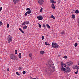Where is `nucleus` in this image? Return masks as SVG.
<instances>
[{
	"label": "nucleus",
	"mask_w": 79,
	"mask_h": 79,
	"mask_svg": "<svg viewBox=\"0 0 79 79\" xmlns=\"http://www.w3.org/2000/svg\"><path fill=\"white\" fill-rule=\"evenodd\" d=\"M64 58H65V59H66V58H68V57L67 56H65L64 57Z\"/></svg>",
	"instance_id": "31"
},
{
	"label": "nucleus",
	"mask_w": 79,
	"mask_h": 79,
	"mask_svg": "<svg viewBox=\"0 0 79 79\" xmlns=\"http://www.w3.org/2000/svg\"><path fill=\"white\" fill-rule=\"evenodd\" d=\"M39 27L40 28H41V27H42V25L40 24L39 25Z\"/></svg>",
	"instance_id": "40"
},
{
	"label": "nucleus",
	"mask_w": 79,
	"mask_h": 79,
	"mask_svg": "<svg viewBox=\"0 0 79 79\" xmlns=\"http://www.w3.org/2000/svg\"><path fill=\"white\" fill-rule=\"evenodd\" d=\"M46 45H48V46H49V45H50V44H46Z\"/></svg>",
	"instance_id": "45"
},
{
	"label": "nucleus",
	"mask_w": 79,
	"mask_h": 79,
	"mask_svg": "<svg viewBox=\"0 0 79 79\" xmlns=\"http://www.w3.org/2000/svg\"><path fill=\"white\" fill-rule=\"evenodd\" d=\"M20 0H13V1L15 3V4H16V3H17L18 2H19V1Z\"/></svg>",
	"instance_id": "13"
},
{
	"label": "nucleus",
	"mask_w": 79,
	"mask_h": 79,
	"mask_svg": "<svg viewBox=\"0 0 79 79\" xmlns=\"http://www.w3.org/2000/svg\"><path fill=\"white\" fill-rule=\"evenodd\" d=\"M52 7L53 10H55V5L53 3H52Z\"/></svg>",
	"instance_id": "14"
},
{
	"label": "nucleus",
	"mask_w": 79,
	"mask_h": 79,
	"mask_svg": "<svg viewBox=\"0 0 79 79\" xmlns=\"http://www.w3.org/2000/svg\"><path fill=\"white\" fill-rule=\"evenodd\" d=\"M3 24V23H2V22H0V26H2Z\"/></svg>",
	"instance_id": "37"
},
{
	"label": "nucleus",
	"mask_w": 79,
	"mask_h": 79,
	"mask_svg": "<svg viewBox=\"0 0 79 79\" xmlns=\"http://www.w3.org/2000/svg\"><path fill=\"white\" fill-rule=\"evenodd\" d=\"M47 42H45V45H46V44H47Z\"/></svg>",
	"instance_id": "51"
},
{
	"label": "nucleus",
	"mask_w": 79,
	"mask_h": 79,
	"mask_svg": "<svg viewBox=\"0 0 79 79\" xmlns=\"http://www.w3.org/2000/svg\"><path fill=\"white\" fill-rule=\"evenodd\" d=\"M78 71V70H77V72H75V74H77V72Z\"/></svg>",
	"instance_id": "38"
},
{
	"label": "nucleus",
	"mask_w": 79,
	"mask_h": 79,
	"mask_svg": "<svg viewBox=\"0 0 79 79\" xmlns=\"http://www.w3.org/2000/svg\"><path fill=\"white\" fill-rule=\"evenodd\" d=\"M40 53L41 55H43L44 53H45V52L43 51H40Z\"/></svg>",
	"instance_id": "16"
},
{
	"label": "nucleus",
	"mask_w": 79,
	"mask_h": 79,
	"mask_svg": "<svg viewBox=\"0 0 79 79\" xmlns=\"http://www.w3.org/2000/svg\"><path fill=\"white\" fill-rule=\"evenodd\" d=\"M32 79H37L35 78H32Z\"/></svg>",
	"instance_id": "50"
},
{
	"label": "nucleus",
	"mask_w": 79,
	"mask_h": 79,
	"mask_svg": "<svg viewBox=\"0 0 79 79\" xmlns=\"http://www.w3.org/2000/svg\"><path fill=\"white\" fill-rule=\"evenodd\" d=\"M46 26L47 27L48 29H50V25L48 24H47L46 25Z\"/></svg>",
	"instance_id": "20"
},
{
	"label": "nucleus",
	"mask_w": 79,
	"mask_h": 79,
	"mask_svg": "<svg viewBox=\"0 0 79 79\" xmlns=\"http://www.w3.org/2000/svg\"><path fill=\"white\" fill-rule=\"evenodd\" d=\"M44 29H46V27H44Z\"/></svg>",
	"instance_id": "49"
},
{
	"label": "nucleus",
	"mask_w": 79,
	"mask_h": 79,
	"mask_svg": "<svg viewBox=\"0 0 79 79\" xmlns=\"http://www.w3.org/2000/svg\"><path fill=\"white\" fill-rule=\"evenodd\" d=\"M63 34H65V32L64 31L61 32V35H63Z\"/></svg>",
	"instance_id": "26"
},
{
	"label": "nucleus",
	"mask_w": 79,
	"mask_h": 79,
	"mask_svg": "<svg viewBox=\"0 0 79 79\" xmlns=\"http://www.w3.org/2000/svg\"><path fill=\"white\" fill-rule=\"evenodd\" d=\"M10 71V69H9V68H8L7 69V71Z\"/></svg>",
	"instance_id": "43"
},
{
	"label": "nucleus",
	"mask_w": 79,
	"mask_h": 79,
	"mask_svg": "<svg viewBox=\"0 0 79 79\" xmlns=\"http://www.w3.org/2000/svg\"><path fill=\"white\" fill-rule=\"evenodd\" d=\"M71 71V70L70 68H69V67L68 66H67L66 67L65 71L64 72V73H65V74H66L67 73H68V72H70Z\"/></svg>",
	"instance_id": "3"
},
{
	"label": "nucleus",
	"mask_w": 79,
	"mask_h": 79,
	"mask_svg": "<svg viewBox=\"0 0 79 79\" xmlns=\"http://www.w3.org/2000/svg\"><path fill=\"white\" fill-rule=\"evenodd\" d=\"M20 31L21 32H22V33H24V31H23V30H22L21 31Z\"/></svg>",
	"instance_id": "46"
},
{
	"label": "nucleus",
	"mask_w": 79,
	"mask_h": 79,
	"mask_svg": "<svg viewBox=\"0 0 79 79\" xmlns=\"http://www.w3.org/2000/svg\"><path fill=\"white\" fill-rule=\"evenodd\" d=\"M16 74H17V75H18V76H20V74L18 72H17L16 73Z\"/></svg>",
	"instance_id": "30"
},
{
	"label": "nucleus",
	"mask_w": 79,
	"mask_h": 79,
	"mask_svg": "<svg viewBox=\"0 0 79 79\" xmlns=\"http://www.w3.org/2000/svg\"><path fill=\"white\" fill-rule=\"evenodd\" d=\"M2 7H1L0 8V11H2Z\"/></svg>",
	"instance_id": "39"
},
{
	"label": "nucleus",
	"mask_w": 79,
	"mask_h": 79,
	"mask_svg": "<svg viewBox=\"0 0 79 79\" xmlns=\"http://www.w3.org/2000/svg\"><path fill=\"white\" fill-rule=\"evenodd\" d=\"M10 59L12 60H14L15 59V60H18V58L15 56V55H14L13 54H11L10 56Z\"/></svg>",
	"instance_id": "5"
},
{
	"label": "nucleus",
	"mask_w": 79,
	"mask_h": 79,
	"mask_svg": "<svg viewBox=\"0 0 79 79\" xmlns=\"http://www.w3.org/2000/svg\"><path fill=\"white\" fill-rule=\"evenodd\" d=\"M38 3L40 5H42L44 2V0H38Z\"/></svg>",
	"instance_id": "6"
},
{
	"label": "nucleus",
	"mask_w": 79,
	"mask_h": 79,
	"mask_svg": "<svg viewBox=\"0 0 79 79\" xmlns=\"http://www.w3.org/2000/svg\"><path fill=\"white\" fill-rule=\"evenodd\" d=\"M48 69L51 73H53L55 71V68L53 66H48Z\"/></svg>",
	"instance_id": "1"
},
{
	"label": "nucleus",
	"mask_w": 79,
	"mask_h": 79,
	"mask_svg": "<svg viewBox=\"0 0 79 79\" xmlns=\"http://www.w3.org/2000/svg\"><path fill=\"white\" fill-rule=\"evenodd\" d=\"M74 46L75 47H77V43H75Z\"/></svg>",
	"instance_id": "28"
},
{
	"label": "nucleus",
	"mask_w": 79,
	"mask_h": 79,
	"mask_svg": "<svg viewBox=\"0 0 79 79\" xmlns=\"http://www.w3.org/2000/svg\"><path fill=\"white\" fill-rule=\"evenodd\" d=\"M72 17L73 19H75V18H76V16H75L74 15H72Z\"/></svg>",
	"instance_id": "18"
},
{
	"label": "nucleus",
	"mask_w": 79,
	"mask_h": 79,
	"mask_svg": "<svg viewBox=\"0 0 79 79\" xmlns=\"http://www.w3.org/2000/svg\"><path fill=\"white\" fill-rule=\"evenodd\" d=\"M51 18H53V19H55V18L53 15H52L50 17Z\"/></svg>",
	"instance_id": "19"
},
{
	"label": "nucleus",
	"mask_w": 79,
	"mask_h": 79,
	"mask_svg": "<svg viewBox=\"0 0 79 79\" xmlns=\"http://www.w3.org/2000/svg\"><path fill=\"white\" fill-rule=\"evenodd\" d=\"M29 57H30V58H31V56H32V54L29 53Z\"/></svg>",
	"instance_id": "29"
},
{
	"label": "nucleus",
	"mask_w": 79,
	"mask_h": 79,
	"mask_svg": "<svg viewBox=\"0 0 79 79\" xmlns=\"http://www.w3.org/2000/svg\"><path fill=\"white\" fill-rule=\"evenodd\" d=\"M19 29L21 31H22V29H21L20 28H19Z\"/></svg>",
	"instance_id": "47"
},
{
	"label": "nucleus",
	"mask_w": 79,
	"mask_h": 79,
	"mask_svg": "<svg viewBox=\"0 0 79 79\" xmlns=\"http://www.w3.org/2000/svg\"><path fill=\"white\" fill-rule=\"evenodd\" d=\"M37 18L38 20H42V19H43V17L41 15L38 16Z\"/></svg>",
	"instance_id": "7"
},
{
	"label": "nucleus",
	"mask_w": 79,
	"mask_h": 79,
	"mask_svg": "<svg viewBox=\"0 0 79 79\" xmlns=\"http://www.w3.org/2000/svg\"><path fill=\"white\" fill-rule=\"evenodd\" d=\"M32 79V78H33L32 77H30Z\"/></svg>",
	"instance_id": "52"
},
{
	"label": "nucleus",
	"mask_w": 79,
	"mask_h": 79,
	"mask_svg": "<svg viewBox=\"0 0 79 79\" xmlns=\"http://www.w3.org/2000/svg\"><path fill=\"white\" fill-rule=\"evenodd\" d=\"M25 22L26 24H29V21H25Z\"/></svg>",
	"instance_id": "23"
},
{
	"label": "nucleus",
	"mask_w": 79,
	"mask_h": 79,
	"mask_svg": "<svg viewBox=\"0 0 79 79\" xmlns=\"http://www.w3.org/2000/svg\"><path fill=\"white\" fill-rule=\"evenodd\" d=\"M58 3L59 4H60V2H61V1H60V0H58Z\"/></svg>",
	"instance_id": "36"
},
{
	"label": "nucleus",
	"mask_w": 79,
	"mask_h": 79,
	"mask_svg": "<svg viewBox=\"0 0 79 79\" xmlns=\"http://www.w3.org/2000/svg\"><path fill=\"white\" fill-rule=\"evenodd\" d=\"M26 72L25 71H24L23 72V74H26Z\"/></svg>",
	"instance_id": "35"
},
{
	"label": "nucleus",
	"mask_w": 79,
	"mask_h": 79,
	"mask_svg": "<svg viewBox=\"0 0 79 79\" xmlns=\"http://www.w3.org/2000/svg\"><path fill=\"white\" fill-rule=\"evenodd\" d=\"M17 50H15V55H16L17 54Z\"/></svg>",
	"instance_id": "34"
},
{
	"label": "nucleus",
	"mask_w": 79,
	"mask_h": 79,
	"mask_svg": "<svg viewBox=\"0 0 79 79\" xmlns=\"http://www.w3.org/2000/svg\"><path fill=\"white\" fill-rule=\"evenodd\" d=\"M9 26H10V25H9V24L7 23V28H8V27H9Z\"/></svg>",
	"instance_id": "32"
},
{
	"label": "nucleus",
	"mask_w": 79,
	"mask_h": 79,
	"mask_svg": "<svg viewBox=\"0 0 79 79\" xmlns=\"http://www.w3.org/2000/svg\"><path fill=\"white\" fill-rule=\"evenodd\" d=\"M27 27L26 25L24 26L23 27V29H27Z\"/></svg>",
	"instance_id": "21"
},
{
	"label": "nucleus",
	"mask_w": 79,
	"mask_h": 79,
	"mask_svg": "<svg viewBox=\"0 0 79 79\" xmlns=\"http://www.w3.org/2000/svg\"><path fill=\"white\" fill-rule=\"evenodd\" d=\"M26 24V22H25V21H24V22L22 24V25L23 26Z\"/></svg>",
	"instance_id": "24"
},
{
	"label": "nucleus",
	"mask_w": 79,
	"mask_h": 79,
	"mask_svg": "<svg viewBox=\"0 0 79 79\" xmlns=\"http://www.w3.org/2000/svg\"><path fill=\"white\" fill-rule=\"evenodd\" d=\"M43 27H45V24H43Z\"/></svg>",
	"instance_id": "44"
},
{
	"label": "nucleus",
	"mask_w": 79,
	"mask_h": 79,
	"mask_svg": "<svg viewBox=\"0 0 79 79\" xmlns=\"http://www.w3.org/2000/svg\"><path fill=\"white\" fill-rule=\"evenodd\" d=\"M27 12H26L25 14V16H27Z\"/></svg>",
	"instance_id": "48"
},
{
	"label": "nucleus",
	"mask_w": 79,
	"mask_h": 79,
	"mask_svg": "<svg viewBox=\"0 0 79 79\" xmlns=\"http://www.w3.org/2000/svg\"><path fill=\"white\" fill-rule=\"evenodd\" d=\"M48 66H53V64H52L51 61H49L48 63Z\"/></svg>",
	"instance_id": "9"
},
{
	"label": "nucleus",
	"mask_w": 79,
	"mask_h": 79,
	"mask_svg": "<svg viewBox=\"0 0 79 79\" xmlns=\"http://www.w3.org/2000/svg\"><path fill=\"white\" fill-rule=\"evenodd\" d=\"M26 10H27V11H31V10L30 9V8H27L26 9Z\"/></svg>",
	"instance_id": "27"
},
{
	"label": "nucleus",
	"mask_w": 79,
	"mask_h": 79,
	"mask_svg": "<svg viewBox=\"0 0 79 79\" xmlns=\"http://www.w3.org/2000/svg\"><path fill=\"white\" fill-rule=\"evenodd\" d=\"M50 3H56V2H55L53 0H50Z\"/></svg>",
	"instance_id": "15"
},
{
	"label": "nucleus",
	"mask_w": 79,
	"mask_h": 79,
	"mask_svg": "<svg viewBox=\"0 0 79 79\" xmlns=\"http://www.w3.org/2000/svg\"><path fill=\"white\" fill-rule=\"evenodd\" d=\"M42 40H43L44 39V36H42Z\"/></svg>",
	"instance_id": "33"
},
{
	"label": "nucleus",
	"mask_w": 79,
	"mask_h": 79,
	"mask_svg": "<svg viewBox=\"0 0 79 79\" xmlns=\"http://www.w3.org/2000/svg\"><path fill=\"white\" fill-rule=\"evenodd\" d=\"M75 13H76L77 14L78 13H79V10H76L75 11Z\"/></svg>",
	"instance_id": "25"
},
{
	"label": "nucleus",
	"mask_w": 79,
	"mask_h": 79,
	"mask_svg": "<svg viewBox=\"0 0 79 79\" xmlns=\"http://www.w3.org/2000/svg\"><path fill=\"white\" fill-rule=\"evenodd\" d=\"M21 69H22V67H19V70Z\"/></svg>",
	"instance_id": "41"
},
{
	"label": "nucleus",
	"mask_w": 79,
	"mask_h": 79,
	"mask_svg": "<svg viewBox=\"0 0 79 79\" xmlns=\"http://www.w3.org/2000/svg\"><path fill=\"white\" fill-rule=\"evenodd\" d=\"M31 12H32V10H29L27 11V14H28V15H29V14H30V13H31Z\"/></svg>",
	"instance_id": "17"
},
{
	"label": "nucleus",
	"mask_w": 79,
	"mask_h": 79,
	"mask_svg": "<svg viewBox=\"0 0 79 79\" xmlns=\"http://www.w3.org/2000/svg\"><path fill=\"white\" fill-rule=\"evenodd\" d=\"M52 47L53 48H58V45H57L56 43L52 42Z\"/></svg>",
	"instance_id": "2"
},
{
	"label": "nucleus",
	"mask_w": 79,
	"mask_h": 79,
	"mask_svg": "<svg viewBox=\"0 0 79 79\" xmlns=\"http://www.w3.org/2000/svg\"><path fill=\"white\" fill-rule=\"evenodd\" d=\"M60 69L61 71H64V72H65L66 70H65V68H64V67H61L60 68Z\"/></svg>",
	"instance_id": "12"
},
{
	"label": "nucleus",
	"mask_w": 79,
	"mask_h": 79,
	"mask_svg": "<svg viewBox=\"0 0 79 79\" xmlns=\"http://www.w3.org/2000/svg\"><path fill=\"white\" fill-rule=\"evenodd\" d=\"M18 56H19V58H21V53H19L18 55Z\"/></svg>",
	"instance_id": "22"
},
{
	"label": "nucleus",
	"mask_w": 79,
	"mask_h": 79,
	"mask_svg": "<svg viewBox=\"0 0 79 79\" xmlns=\"http://www.w3.org/2000/svg\"><path fill=\"white\" fill-rule=\"evenodd\" d=\"M61 66L62 67H66V65H65V64H64V63H63L62 62H61Z\"/></svg>",
	"instance_id": "11"
},
{
	"label": "nucleus",
	"mask_w": 79,
	"mask_h": 79,
	"mask_svg": "<svg viewBox=\"0 0 79 79\" xmlns=\"http://www.w3.org/2000/svg\"><path fill=\"white\" fill-rule=\"evenodd\" d=\"M68 66H71L73 64V62H67V63Z\"/></svg>",
	"instance_id": "8"
},
{
	"label": "nucleus",
	"mask_w": 79,
	"mask_h": 79,
	"mask_svg": "<svg viewBox=\"0 0 79 79\" xmlns=\"http://www.w3.org/2000/svg\"><path fill=\"white\" fill-rule=\"evenodd\" d=\"M42 10H43V9L42 8H41L40 10V12H42Z\"/></svg>",
	"instance_id": "42"
},
{
	"label": "nucleus",
	"mask_w": 79,
	"mask_h": 79,
	"mask_svg": "<svg viewBox=\"0 0 79 79\" xmlns=\"http://www.w3.org/2000/svg\"><path fill=\"white\" fill-rule=\"evenodd\" d=\"M64 0L65 1H66V0Z\"/></svg>",
	"instance_id": "54"
},
{
	"label": "nucleus",
	"mask_w": 79,
	"mask_h": 79,
	"mask_svg": "<svg viewBox=\"0 0 79 79\" xmlns=\"http://www.w3.org/2000/svg\"><path fill=\"white\" fill-rule=\"evenodd\" d=\"M38 24L39 25H40V23H38Z\"/></svg>",
	"instance_id": "53"
},
{
	"label": "nucleus",
	"mask_w": 79,
	"mask_h": 79,
	"mask_svg": "<svg viewBox=\"0 0 79 79\" xmlns=\"http://www.w3.org/2000/svg\"><path fill=\"white\" fill-rule=\"evenodd\" d=\"M73 68V69H76V68L77 69H79V66L77 65H74Z\"/></svg>",
	"instance_id": "10"
},
{
	"label": "nucleus",
	"mask_w": 79,
	"mask_h": 79,
	"mask_svg": "<svg viewBox=\"0 0 79 79\" xmlns=\"http://www.w3.org/2000/svg\"><path fill=\"white\" fill-rule=\"evenodd\" d=\"M7 40L8 43H10L11 41H12L13 40V38L11 36V35H9L8 37Z\"/></svg>",
	"instance_id": "4"
}]
</instances>
